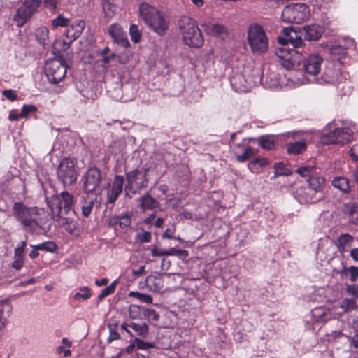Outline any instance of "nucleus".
Wrapping results in <instances>:
<instances>
[{
    "instance_id": "1a4fd4ad",
    "label": "nucleus",
    "mask_w": 358,
    "mask_h": 358,
    "mask_svg": "<svg viewBox=\"0 0 358 358\" xmlns=\"http://www.w3.org/2000/svg\"><path fill=\"white\" fill-rule=\"evenodd\" d=\"M309 6L303 3H290L286 6L281 14L282 21L288 23H301L310 17Z\"/></svg>"
},
{
    "instance_id": "f3484780",
    "label": "nucleus",
    "mask_w": 358,
    "mask_h": 358,
    "mask_svg": "<svg viewBox=\"0 0 358 358\" xmlns=\"http://www.w3.org/2000/svg\"><path fill=\"white\" fill-rule=\"evenodd\" d=\"M82 180L83 190L85 193L90 194L95 192L101 181V173L96 168L89 169L83 176Z\"/></svg>"
},
{
    "instance_id": "4d7b16f0",
    "label": "nucleus",
    "mask_w": 358,
    "mask_h": 358,
    "mask_svg": "<svg viewBox=\"0 0 358 358\" xmlns=\"http://www.w3.org/2000/svg\"><path fill=\"white\" fill-rule=\"evenodd\" d=\"M144 316L149 320H157L159 318L158 314L152 309L145 308L143 310Z\"/></svg>"
},
{
    "instance_id": "6e6552de",
    "label": "nucleus",
    "mask_w": 358,
    "mask_h": 358,
    "mask_svg": "<svg viewBox=\"0 0 358 358\" xmlns=\"http://www.w3.org/2000/svg\"><path fill=\"white\" fill-rule=\"evenodd\" d=\"M48 206L52 215L64 213L65 215H73L72 209L74 197L68 192L64 191L59 194H54L47 199Z\"/></svg>"
},
{
    "instance_id": "2f4dec72",
    "label": "nucleus",
    "mask_w": 358,
    "mask_h": 358,
    "mask_svg": "<svg viewBox=\"0 0 358 358\" xmlns=\"http://www.w3.org/2000/svg\"><path fill=\"white\" fill-rule=\"evenodd\" d=\"M62 345L56 348L57 354H64V357H69L71 355V351L69 349L72 345V342L67 338H62L61 341Z\"/></svg>"
},
{
    "instance_id": "37998d69",
    "label": "nucleus",
    "mask_w": 358,
    "mask_h": 358,
    "mask_svg": "<svg viewBox=\"0 0 358 358\" xmlns=\"http://www.w3.org/2000/svg\"><path fill=\"white\" fill-rule=\"evenodd\" d=\"M35 248L39 249L41 251L55 252L57 248V246L53 241H46L36 245Z\"/></svg>"
},
{
    "instance_id": "c85d7f7f",
    "label": "nucleus",
    "mask_w": 358,
    "mask_h": 358,
    "mask_svg": "<svg viewBox=\"0 0 358 358\" xmlns=\"http://www.w3.org/2000/svg\"><path fill=\"white\" fill-rule=\"evenodd\" d=\"M354 238L348 234H342L338 238V250L340 252H347L352 246Z\"/></svg>"
},
{
    "instance_id": "ea45409f",
    "label": "nucleus",
    "mask_w": 358,
    "mask_h": 358,
    "mask_svg": "<svg viewBox=\"0 0 358 358\" xmlns=\"http://www.w3.org/2000/svg\"><path fill=\"white\" fill-rule=\"evenodd\" d=\"M71 43V42L69 40L68 41L61 39L56 40L52 45L53 53L57 55L60 52L66 50L69 48Z\"/></svg>"
},
{
    "instance_id": "3c124183",
    "label": "nucleus",
    "mask_w": 358,
    "mask_h": 358,
    "mask_svg": "<svg viewBox=\"0 0 358 358\" xmlns=\"http://www.w3.org/2000/svg\"><path fill=\"white\" fill-rule=\"evenodd\" d=\"M274 168L277 175L289 176L292 173V171L289 168L286 167L282 162L275 163Z\"/></svg>"
},
{
    "instance_id": "f704fd0d",
    "label": "nucleus",
    "mask_w": 358,
    "mask_h": 358,
    "mask_svg": "<svg viewBox=\"0 0 358 358\" xmlns=\"http://www.w3.org/2000/svg\"><path fill=\"white\" fill-rule=\"evenodd\" d=\"M287 147L288 153L298 155L305 150L306 148V143L304 141H299L287 144Z\"/></svg>"
},
{
    "instance_id": "b1692460",
    "label": "nucleus",
    "mask_w": 358,
    "mask_h": 358,
    "mask_svg": "<svg viewBox=\"0 0 358 358\" xmlns=\"http://www.w3.org/2000/svg\"><path fill=\"white\" fill-rule=\"evenodd\" d=\"M27 246L25 241H21L15 249L14 261L12 267L16 270H20L24 265V253Z\"/></svg>"
},
{
    "instance_id": "13d9d810",
    "label": "nucleus",
    "mask_w": 358,
    "mask_h": 358,
    "mask_svg": "<svg viewBox=\"0 0 358 358\" xmlns=\"http://www.w3.org/2000/svg\"><path fill=\"white\" fill-rule=\"evenodd\" d=\"M134 342L136 344V348L138 349L147 350L153 347L152 343L144 342L143 341L138 338H135Z\"/></svg>"
},
{
    "instance_id": "9d476101",
    "label": "nucleus",
    "mask_w": 358,
    "mask_h": 358,
    "mask_svg": "<svg viewBox=\"0 0 358 358\" xmlns=\"http://www.w3.org/2000/svg\"><path fill=\"white\" fill-rule=\"evenodd\" d=\"M296 173L301 177L307 178L308 186L319 195L324 188L325 179L314 166H302L296 169Z\"/></svg>"
},
{
    "instance_id": "603ef678",
    "label": "nucleus",
    "mask_w": 358,
    "mask_h": 358,
    "mask_svg": "<svg viewBox=\"0 0 358 358\" xmlns=\"http://www.w3.org/2000/svg\"><path fill=\"white\" fill-rule=\"evenodd\" d=\"M36 110L37 108L36 106L32 104H24L22 108L20 116L21 118H27L31 113H34Z\"/></svg>"
},
{
    "instance_id": "9b49d317",
    "label": "nucleus",
    "mask_w": 358,
    "mask_h": 358,
    "mask_svg": "<svg viewBox=\"0 0 358 358\" xmlns=\"http://www.w3.org/2000/svg\"><path fill=\"white\" fill-rule=\"evenodd\" d=\"M57 175L58 180L64 186L71 185L76 182L77 171L76 162L71 158H64L59 162Z\"/></svg>"
},
{
    "instance_id": "338daca9",
    "label": "nucleus",
    "mask_w": 358,
    "mask_h": 358,
    "mask_svg": "<svg viewBox=\"0 0 358 358\" xmlns=\"http://www.w3.org/2000/svg\"><path fill=\"white\" fill-rule=\"evenodd\" d=\"M44 3L45 7L50 10H55L57 7V0H45Z\"/></svg>"
},
{
    "instance_id": "423d86ee",
    "label": "nucleus",
    "mask_w": 358,
    "mask_h": 358,
    "mask_svg": "<svg viewBox=\"0 0 358 358\" xmlns=\"http://www.w3.org/2000/svg\"><path fill=\"white\" fill-rule=\"evenodd\" d=\"M14 216L26 227L36 230L40 224L39 210L36 207L27 208L21 202H16L13 206Z\"/></svg>"
},
{
    "instance_id": "f8f14e48",
    "label": "nucleus",
    "mask_w": 358,
    "mask_h": 358,
    "mask_svg": "<svg viewBox=\"0 0 358 358\" xmlns=\"http://www.w3.org/2000/svg\"><path fill=\"white\" fill-rule=\"evenodd\" d=\"M39 0H21V5L13 16L17 27H22L36 12L40 6Z\"/></svg>"
},
{
    "instance_id": "69168bd1",
    "label": "nucleus",
    "mask_w": 358,
    "mask_h": 358,
    "mask_svg": "<svg viewBox=\"0 0 358 358\" xmlns=\"http://www.w3.org/2000/svg\"><path fill=\"white\" fill-rule=\"evenodd\" d=\"M350 156L353 161L358 162V143L350 150Z\"/></svg>"
},
{
    "instance_id": "ddd939ff",
    "label": "nucleus",
    "mask_w": 358,
    "mask_h": 358,
    "mask_svg": "<svg viewBox=\"0 0 358 358\" xmlns=\"http://www.w3.org/2000/svg\"><path fill=\"white\" fill-rule=\"evenodd\" d=\"M45 72L48 80L56 84L64 78L66 66L60 59H54L46 62Z\"/></svg>"
},
{
    "instance_id": "2eb2a0df",
    "label": "nucleus",
    "mask_w": 358,
    "mask_h": 358,
    "mask_svg": "<svg viewBox=\"0 0 358 358\" xmlns=\"http://www.w3.org/2000/svg\"><path fill=\"white\" fill-rule=\"evenodd\" d=\"M126 194H134L146 183L145 172L140 170H133L127 174Z\"/></svg>"
},
{
    "instance_id": "49530a36",
    "label": "nucleus",
    "mask_w": 358,
    "mask_h": 358,
    "mask_svg": "<svg viewBox=\"0 0 358 358\" xmlns=\"http://www.w3.org/2000/svg\"><path fill=\"white\" fill-rule=\"evenodd\" d=\"M91 296L90 289L87 287L80 288L79 291L76 292L73 298L75 300H87Z\"/></svg>"
},
{
    "instance_id": "a18cd8bd",
    "label": "nucleus",
    "mask_w": 358,
    "mask_h": 358,
    "mask_svg": "<svg viewBox=\"0 0 358 358\" xmlns=\"http://www.w3.org/2000/svg\"><path fill=\"white\" fill-rule=\"evenodd\" d=\"M13 311V306L8 299L1 301V317H8Z\"/></svg>"
},
{
    "instance_id": "a19ab883",
    "label": "nucleus",
    "mask_w": 358,
    "mask_h": 358,
    "mask_svg": "<svg viewBox=\"0 0 358 358\" xmlns=\"http://www.w3.org/2000/svg\"><path fill=\"white\" fill-rule=\"evenodd\" d=\"M257 151L255 148L248 146L243 148V152L241 155H236V160L239 162H243L246 161L250 157L255 155Z\"/></svg>"
},
{
    "instance_id": "c9c22d12",
    "label": "nucleus",
    "mask_w": 358,
    "mask_h": 358,
    "mask_svg": "<svg viewBox=\"0 0 358 358\" xmlns=\"http://www.w3.org/2000/svg\"><path fill=\"white\" fill-rule=\"evenodd\" d=\"M103 11L106 18L110 19L117 10L116 6L111 0H102Z\"/></svg>"
},
{
    "instance_id": "dca6fc26",
    "label": "nucleus",
    "mask_w": 358,
    "mask_h": 358,
    "mask_svg": "<svg viewBox=\"0 0 358 358\" xmlns=\"http://www.w3.org/2000/svg\"><path fill=\"white\" fill-rule=\"evenodd\" d=\"M344 78L338 69L327 66L320 76H317L313 83L318 85H331L338 87L343 82Z\"/></svg>"
},
{
    "instance_id": "864d4df0",
    "label": "nucleus",
    "mask_w": 358,
    "mask_h": 358,
    "mask_svg": "<svg viewBox=\"0 0 358 358\" xmlns=\"http://www.w3.org/2000/svg\"><path fill=\"white\" fill-rule=\"evenodd\" d=\"M129 34L131 36V41L134 43L139 42L141 38V34L138 30V27L136 24H131L129 28Z\"/></svg>"
},
{
    "instance_id": "09e8293b",
    "label": "nucleus",
    "mask_w": 358,
    "mask_h": 358,
    "mask_svg": "<svg viewBox=\"0 0 358 358\" xmlns=\"http://www.w3.org/2000/svg\"><path fill=\"white\" fill-rule=\"evenodd\" d=\"M357 211H358V206L355 203L350 202L345 203L343 206V212L348 215L349 220L352 217V216L356 214Z\"/></svg>"
},
{
    "instance_id": "5701e85b",
    "label": "nucleus",
    "mask_w": 358,
    "mask_h": 358,
    "mask_svg": "<svg viewBox=\"0 0 358 358\" xmlns=\"http://www.w3.org/2000/svg\"><path fill=\"white\" fill-rule=\"evenodd\" d=\"M310 321L315 322H325L331 318L330 310L324 307L314 308L310 313Z\"/></svg>"
},
{
    "instance_id": "bb28decb",
    "label": "nucleus",
    "mask_w": 358,
    "mask_h": 358,
    "mask_svg": "<svg viewBox=\"0 0 358 358\" xmlns=\"http://www.w3.org/2000/svg\"><path fill=\"white\" fill-rule=\"evenodd\" d=\"M147 287L152 292L160 291L164 286L162 278L160 275H151L145 280Z\"/></svg>"
},
{
    "instance_id": "58836bf2",
    "label": "nucleus",
    "mask_w": 358,
    "mask_h": 358,
    "mask_svg": "<svg viewBox=\"0 0 358 358\" xmlns=\"http://www.w3.org/2000/svg\"><path fill=\"white\" fill-rule=\"evenodd\" d=\"M129 327L132 329L137 335L145 338L148 334V326L145 324H136L134 322L129 324Z\"/></svg>"
},
{
    "instance_id": "e433bc0d",
    "label": "nucleus",
    "mask_w": 358,
    "mask_h": 358,
    "mask_svg": "<svg viewBox=\"0 0 358 358\" xmlns=\"http://www.w3.org/2000/svg\"><path fill=\"white\" fill-rule=\"evenodd\" d=\"M141 207L143 211L146 210H152L157 207V201L150 195L142 196L139 199Z\"/></svg>"
},
{
    "instance_id": "473e14b6",
    "label": "nucleus",
    "mask_w": 358,
    "mask_h": 358,
    "mask_svg": "<svg viewBox=\"0 0 358 358\" xmlns=\"http://www.w3.org/2000/svg\"><path fill=\"white\" fill-rule=\"evenodd\" d=\"M328 48L332 57L335 59L340 61L345 57L346 50L341 45L331 44L328 45Z\"/></svg>"
},
{
    "instance_id": "6ab92c4d",
    "label": "nucleus",
    "mask_w": 358,
    "mask_h": 358,
    "mask_svg": "<svg viewBox=\"0 0 358 358\" xmlns=\"http://www.w3.org/2000/svg\"><path fill=\"white\" fill-rule=\"evenodd\" d=\"M108 32L115 43L124 48L129 46V42L127 34L119 24H113L110 25Z\"/></svg>"
},
{
    "instance_id": "5fc2aeb1",
    "label": "nucleus",
    "mask_w": 358,
    "mask_h": 358,
    "mask_svg": "<svg viewBox=\"0 0 358 358\" xmlns=\"http://www.w3.org/2000/svg\"><path fill=\"white\" fill-rule=\"evenodd\" d=\"M346 293L352 296V299H358V285L357 284H349L345 286Z\"/></svg>"
},
{
    "instance_id": "412c9836",
    "label": "nucleus",
    "mask_w": 358,
    "mask_h": 358,
    "mask_svg": "<svg viewBox=\"0 0 358 358\" xmlns=\"http://www.w3.org/2000/svg\"><path fill=\"white\" fill-rule=\"evenodd\" d=\"M64 213L53 215L52 218L55 221L57 222L59 225L64 228V229L70 234H72L76 227L77 224L76 220L69 215V217H65Z\"/></svg>"
},
{
    "instance_id": "393cba45",
    "label": "nucleus",
    "mask_w": 358,
    "mask_h": 358,
    "mask_svg": "<svg viewBox=\"0 0 358 358\" xmlns=\"http://www.w3.org/2000/svg\"><path fill=\"white\" fill-rule=\"evenodd\" d=\"M132 215L131 212H127L124 215L111 217L108 220V224L110 226L119 224L121 228H127L131 224Z\"/></svg>"
},
{
    "instance_id": "774afa93",
    "label": "nucleus",
    "mask_w": 358,
    "mask_h": 358,
    "mask_svg": "<svg viewBox=\"0 0 358 358\" xmlns=\"http://www.w3.org/2000/svg\"><path fill=\"white\" fill-rule=\"evenodd\" d=\"M350 341L351 345L358 349V331H356L355 335L350 338Z\"/></svg>"
},
{
    "instance_id": "0eeeda50",
    "label": "nucleus",
    "mask_w": 358,
    "mask_h": 358,
    "mask_svg": "<svg viewBox=\"0 0 358 358\" xmlns=\"http://www.w3.org/2000/svg\"><path fill=\"white\" fill-rule=\"evenodd\" d=\"M247 39L251 51L254 53H264L268 49V38L264 28L257 24L248 27Z\"/></svg>"
},
{
    "instance_id": "f03ea898",
    "label": "nucleus",
    "mask_w": 358,
    "mask_h": 358,
    "mask_svg": "<svg viewBox=\"0 0 358 358\" xmlns=\"http://www.w3.org/2000/svg\"><path fill=\"white\" fill-rule=\"evenodd\" d=\"M323 62V57L319 54L309 55L303 61V69L305 75L301 78H289L287 85L292 87L310 83H313L320 72Z\"/></svg>"
},
{
    "instance_id": "a211bd4d",
    "label": "nucleus",
    "mask_w": 358,
    "mask_h": 358,
    "mask_svg": "<svg viewBox=\"0 0 358 358\" xmlns=\"http://www.w3.org/2000/svg\"><path fill=\"white\" fill-rule=\"evenodd\" d=\"M295 199L299 203L302 204L313 203L317 202L321 198L322 195H319L309 187H299L294 192Z\"/></svg>"
},
{
    "instance_id": "7ed1b4c3",
    "label": "nucleus",
    "mask_w": 358,
    "mask_h": 358,
    "mask_svg": "<svg viewBox=\"0 0 358 358\" xmlns=\"http://www.w3.org/2000/svg\"><path fill=\"white\" fill-rule=\"evenodd\" d=\"M139 14L145 24L155 32L163 35L167 29V24L159 10L147 3L139 6Z\"/></svg>"
},
{
    "instance_id": "7c9ffc66",
    "label": "nucleus",
    "mask_w": 358,
    "mask_h": 358,
    "mask_svg": "<svg viewBox=\"0 0 358 358\" xmlns=\"http://www.w3.org/2000/svg\"><path fill=\"white\" fill-rule=\"evenodd\" d=\"M268 160L263 157H257L249 162L248 167L254 173H258L260 169L268 164Z\"/></svg>"
},
{
    "instance_id": "aec40b11",
    "label": "nucleus",
    "mask_w": 358,
    "mask_h": 358,
    "mask_svg": "<svg viewBox=\"0 0 358 358\" xmlns=\"http://www.w3.org/2000/svg\"><path fill=\"white\" fill-rule=\"evenodd\" d=\"M124 178L122 176H117L113 183L108 187L107 196L108 201L113 203L122 192Z\"/></svg>"
},
{
    "instance_id": "72a5a7b5",
    "label": "nucleus",
    "mask_w": 358,
    "mask_h": 358,
    "mask_svg": "<svg viewBox=\"0 0 358 358\" xmlns=\"http://www.w3.org/2000/svg\"><path fill=\"white\" fill-rule=\"evenodd\" d=\"M339 307L342 309L344 313H348L350 311L356 310L358 308V306L355 299L344 298L341 301Z\"/></svg>"
},
{
    "instance_id": "f257e3e1",
    "label": "nucleus",
    "mask_w": 358,
    "mask_h": 358,
    "mask_svg": "<svg viewBox=\"0 0 358 358\" xmlns=\"http://www.w3.org/2000/svg\"><path fill=\"white\" fill-rule=\"evenodd\" d=\"M283 34V36L278 38V43L282 46L276 50V55L279 64L289 70L301 61L302 55L295 48L301 47L303 42L292 29H284Z\"/></svg>"
},
{
    "instance_id": "4468645a",
    "label": "nucleus",
    "mask_w": 358,
    "mask_h": 358,
    "mask_svg": "<svg viewBox=\"0 0 358 358\" xmlns=\"http://www.w3.org/2000/svg\"><path fill=\"white\" fill-rule=\"evenodd\" d=\"M352 131L349 128H336L334 130L323 134L320 141L323 144L344 145L350 141Z\"/></svg>"
},
{
    "instance_id": "bf43d9fd",
    "label": "nucleus",
    "mask_w": 358,
    "mask_h": 358,
    "mask_svg": "<svg viewBox=\"0 0 358 358\" xmlns=\"http://www.w3.org/2000/svg\"><path fill=\"white\" fill-rule=\"evenodd\" d=\"M94 206V202L92 201L86 202L83 206H82V214L85 217H88L91 211L92 210Z\"/></svg>"
},
{
    "instance_id": "4be33fe9",
    "label": "nucleus",
    "mask_w": 358,
    "mask_h": 358,
    "mask_svg": "<svg viewBox=\"0 0 358 358\" xmlns=\"http://www.w3.org/2000/svg\"><path fill=\"white\" fill-rule=\"evenodd\" d=\"M85 27V23L83 20L75 21L66 31V38L70 41V42H73L80 36Z\"/></svg>"
},
{
    "instance_id": "c756f323",
    "label": "nucleus",
    "mask_w": 358,
    "mask_h": 358,
    "mask_svg": "<svg viewBox=\"0 0 358 358\" xmlns=\"http://www.w3.org/2000/svg\"><path fill=\"white\" fill-rule=\"evenodd\" d=\"M337 273L342 276H349L350 280L355 282L358 280V267L350 266L349 267L343 266L342 269L337 271Z\"/></svg>"
},
{
    "instance_id": "6e6d98bb",
    "label": "nucleus",
    "mask_w": 358,
    "mask_h": 358,
    "mask_svg": "<svg viewBox=\"0 0 358 358\" xmlns=\"http://www.w3.org/2000/svg\"><path fill=\"white\" fill-rule=\"evenodd\" d=\"M115 287H116V282L115 281V282H112L109 286H108L107 287H106L105 289H103L101 291V292L100 293V294L99 296V299H102L106 297L107 296L111 294L112 293H113L115 292Z\"/></svg>"
},
{
    "instance_id": "de8ad7c7",
    "label": "nucleus",
    "mask_w": 358,
    "mask_h": 358,
    "mask_svg": "<svg viewBox=\"0 0 358 358\" xmlns=\"http://www.w3.org/2000/svg\"><path fill=\"white\" fill-rule=\"evenodd\" d=\"M129 296L135 297L143 303H151L152 302V298L150 295L143 294L138 292H130L129 293Z\"/></svg>"
},
{
    "instance_id": "39448f33",
    "label": "nucleus",
    "mask_w": 358,
    "mask_h": 358,
    "mask_svg": "<svg viewBox=\"0 0 358 358\" xmlns=\"http://www.w3.org/2000/svg\"><path fill=\"white\" fill-rule=\"evenodd\" d=\"M259 79L258 69L253 70L250 65L244 66L241 71H234L230 83L236 92H246L251 89Z\"/></svg>"
},
{
    "instance_id": "4c0bfd02",
    "label": "nucleus",
    "mask_w": 358,
    "mask_h": 358,
    "mask_svg": "<svg viewBox=\"0 0 358 358\" xmlns=\"http://www.w3.org/2000/svg\"><path fill=\"white\" fill-rule=\"evenodd\" d=\"M332 185L335 188L339 190L347 192L350 189V185L348 179L345 177H336L332 181Z\"/></svg>"
},
{
    "instance_id": "c03bdc74",
    "label": "nucleus",
    "mask_w": 358,
    "mask_h": 358,
    "mask_svg": "<svg viewBox=\"0 0 358 358\" xmlns=\"http://www.w3.org/2000/svg\"><path fill=\"white\" fill-rule=\"evenodd\" d=\"M49 30L45 27H39L36 30V36L38 42L41 44L45 43L47 39L48 38Z\"/></svg>"
},
{
    "instance_id": "a878e982",
    "label": "nucleus",
    "mask_w": 358,
    "mask_h": 358,
    "mask_svg": "<svg viewBox=\"0 0 358 358\" xmlns=\"http://www.w3.org/2000/svg\"><path fill=\"white\" fill-rule=\"evenodd\" d=\"M305 32V38L308 41H315L319 39L324 31L323 27L317 24H311L306 26L303 28Z\"/></svg>"
},
{
    "instance_id": "e2e57ef3",
    "label": "nucleus",
    "mask_w": 358,
    "mask_h": 358,
    "mask_svg": "<svg viewBox=\"0 0 358 358\" xmlns=\"http://www.w3.org/2000/svg\"><path fill=\"white\" fill-rule=\"evenodd\" d=\"M151 254L152 257H163L166 256V250L154 246L151 249Z\"/></svg>"
},
{
    "instance_id": "680f3d73",
    "label": "nucleus",
    "mask_w": 358,
    "mask_h": 358,
    "mask_svg": "<svg viewBox=\"0 0 358 358\" xmlns=\"http://www.w3.org/2000/svg\"><path fill=\"white\" fill-rule=\"evenodd\" d=\"M343 336V329L333 331L331 333L327 334V341L332 342L338 338H341Z\"/></svg>"
},
{
    "instance_id": "052dcab7",
    "label": "nucleus",
    "mask_w": 358,
    "mask_h": 358,
    "mask_svg": "<svg viewBox=\"0 0 358 358\" xmlns=\"http://www.w3.org/2000/svg\"><path fill=\"white\" fill-rule=\"evenodd\" d=\"M129 317L132 319H136L140 314V307L136 305H131L129 309Z\"/></svg>"
},
{
    "instance_id": "0e129e2a",
    "label": "nucleus",
    "mask_w": 358,
    "mask_h": 358,
    "mask_svg": "<svg viewBox=\"0 0 358 358\" xmlns=\"http://www.w3.org/2000/svg\"><path fill=\"white\" fill-rule=\"evenodd\" d=\"M3 95L10 101H14L17 99V92L13 90H6L3 92Z\"/></svg>"
},
{
    "instance_id": "cd10ccee",
    "label": "nucleus",
    "mask_w": 358,
    "mask_h": 358,
    "mask_svg": "<svg viewBox=\"0 0 358 358\" xmlns=\"http://www.w3.org/2000/svg\"><path fill=\"white\" fill-rule=\"evenodd\" d=\"M201 26L207 34L212 36H220L227 31L224 26L217 23H203L201 24Z\"/></svg>"
},
{
    "instance_id": "8fccbe9b",
    "label": "nucleus",
    "mask_w": 358,
    "mask_h": 358,
    "mask_svg": "<svg viewBox=\"0 0 358 358\" xmlns=\"http://www.w3.org/2000/svg\"><path fill=\"white\" fill-rule=\"evenodd\" d=\"M69 24V19L64 17L62 15H59L56 18L52 20V26L54 29L64 27Z\"/></svg>"
},
{
    "instance_id": "79ce46f5",
    "label": "nucleus",
    "mask_w": 358,
    "mask_h": 358,
    "mask_svg": "<svg viewBox=\"0 0 358 358\" xmlns=\"http://www.w3.org/2000/svg\"><path fill=\"white\" fill-rule=\"evenodd\" d=\"M259 144L263 149L271 150L275 146V141L273 136H263L259 138Z\"/></svg>"
},
{
    "instance_id": "20e7f679",
    "label": "nucleus",
    "mask_w": 358,
    "mask_h": 358,
    "mask_svg": "<svg viewBox=\"0 0 358 358\" xmlns=\"http://www.w3.org/2000/svg\"><path fill=\"white\" fill-rule=\"evenodd\" d=\"M180 33L184 43L191 48H200L203 44V38L196 22L190 17L185 16L179 21Z\"/></svg>"
}]
</instances>
